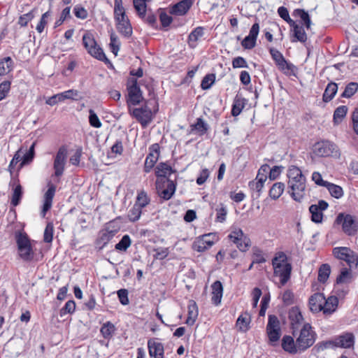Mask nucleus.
<instances>
[{"label":"nucleus","mask_w":358,"mask_h":358,"mask_svg":"<svg viewBox=\"0 0 358 358\" xmlns=\"http://www.w3.org/2000/svg\"><path fill=\"white\" fill-rule=\"evenodd\" d=\"M287 176L288 194L295 201L301 202L307 192L305 176L299 167L292 165L288 167Z\"/></svg>","instance_id":"obj_1"},{"label":"nucleus","mask_w":358,"mask_h":358,"mask_svg":"<svg viewBox=\"0 0 358 358\" xmlns=\"http://www.w3.org/2000/svg\"><path fill=\"white\" fill-rule=\"evenodd\" d=\"M273 275L279 278L280 286H284L290 279L292 266L284 252H278L272 259Z\"/></svg>","instance_id":"obj_2"},{"label":"nucleus","mask_w":358,"mask_h":358,"mask_svg":"<svg viewBox=\"0 0 358 358\" xmlns=\"http://www.w3.org/2000/svg\"><path fill=\"white\" fill-rule=\"evenodd\" d=\"M15 239L19 257L24 262H29L32 261L34 257V251L31 241L28 235L24 231H17L15 234Z\"/></svg>","instance_id":"obj_3"},{"label":"nucleus","mask_w":358,"mask_h":358,"mask_svg":"<svg viewBox=\"0 0 358 358\" xmlns=\"http://www.w3.org/2000/svg\"><path fill=\"white\" fill-rule=\"evenodd\" d=\"M296 340L297 341V347L301 352L307 350L314 344L316 340V334L312 329V327L309 323L303 324Z\"/></svg>","instance_id":"obj_4"},{"label":"nucleus","mask_w":358,"mask_h":358,"mask_svg":"<svg viewBox=\"0 0 358 358\" xmlns=\"http://www.w3.org/2000/svg\"><path fill=\"white\" fill-rule=\"evenodd\" d=\"M313 154L320 157L340 156V151L338 146L329 141H322L316 143L313 148Z\"/></svg>","instance_id":"obj_5"},{"label":"nucleus","mask_w":358,"mask_h":358,"mask_svg":"<svg viewBox=\"0 0 358 358\" xmlns=\"http://www.w3.org/2000/svg\"><path fill=\"white\" fill-rule=\"evenodd\" d=\"M83 43L87 52L93 57L100 61L107 59L103 50L98 45L92 33L87 32L83 35Z\"/></svg>","instance_id":"obj_6"},{"label":"nucleus","mask_w":358,"mask_h":358,"mask_svg":"<svg viewBox=\"0 0 358 358\" xmlns=\"http://www.w3.org/2000/svg\"><path fill=\"white\" fill-rule=\"evenodd\" d=\"M334 256L345 261L350 267V269H355L358 267V256L350 248L336 247L333 249Z\"/></svg>","instance_id":"obj_7"},{"label":"nucleus","mask_w":358,"mask_h":358,"mask_svg":"<svg viewBox=\"0 0 358 358\" xmlns=\"http://www.w3.org/2000/svg\"><path fill=\"white\" fill-rule=\"evenodd\" d=\"M336 222L338 224H341L342 229L346 235L353 236L357 234L358 224L352 215L340 213L337 216Z\"/></svg>","instance_id":"obj_8"},{"label":"nucleus","mask_w":358,"mask_h":358,"mask_svg":"<svg viewBox=\"0 0 358 358\" xmlns=\"http://www.w3.org/2000/svg\"><path fill=\"white\" fill-rule=\"evenodd\" d=\"M129 113L141 124L143 128L147 127L153 117L152 112L148 106L129 109Z\"/></svg>","instance_id":"obj_9"},{"label":"nucleus","mask_w":358,"mask_h":358,"mask_svg":"<svg viewBox=\"0 0 358 358\" xmlns=\"http://www.w3.org/2000/svg\"><path fill=\"white\" fill-rule=\"evenodd\" d=\"M80 93L76 90H69L58 94H56L49 97L46 101L45 103L49 106H55L59 103L64 102L66 100H74L78 101L80 99Z\"/></svg>","instance_id":"obj_10"},{"label":"nucleus","mask_w":358,"mask_h":358,"mask_svg":"<svg viewBox=\"0 0 358 358\" xmlns=\"http://www.w3.org/2000/svg\"><path fill=\"white\" fill-rule=\"evenodd\" d=\"M118 228L113 227V223H108L106 227L101 229L96 241V245L99 249H103L118 232Z\"/></svg>","instance_id":"obj_11"},{"label":"nucleus","mask_w":358,"mask_h":358,"mask_svg":"<svg viewBox=\"0 0 358 358\" xmlns=\"http://www.w3.org/2000/svg\"><path fill=\"white\" fill-rule=\"evenodd\" d=\"M229 239L235 243L241 251H245L250 245V241L243 232L242 229L234 227L228 236Z\"/></svg>","instance_id":"obj_12"},{"label":"nucleus","mask_w":358,"mask_h":358,"mask_svg":"<svg viewBox=\"0 0 358 358\" xmlns=\"http://www.w3.org/2000/svg\"><path fill=\"white\" fill-rule=\"evenodd\" d=\"M67 159V149L65 146H62L59 148L53 163L54 175L59 178L64 173L65 165Z\"/></svg>","instance_id":"obj_13"},{"label":"nucleus","mask_w":358,"mask_h":358,"mask_svg":"<svg viewBox=\"0 0 358 358\" xmlns=\"http://www.w3.org/2000/svg\"><path fill=\"white\" fill-rule=\"evenodd\" d=\"M129 101L133 105H137L143 100L142 92L138 85L137 80L134 78H129L127 83Z\"/></svg>","instance_id":"obj_14"},{"label":"nucleus","mask_w":358,"mask_h":358,"mask_svg":"<svg viewBox=\"0 0 358 358\" xmlns=\"http://www.w3.org/2000/svg\"><path fill=\"white\" fill-rule=\"evenodd\" d=\"M160 154V147L158 143H154L149 148V153L147 155L143 171L145 173H149L155 166V164L159 159Z\"/></svg>","instance_id":"obj_15"},{"label":"nucleus","mask_w":358,"mask_h":358,"mask_svg":"<svg viewBox=\"0 0 358 358\" xmlns=\"http://www.w3.org/2000/svg\"><path fill=\"white\" fill-rule=\"evenodd\" d=\"M328 207V203L324 200H320L317 204H312L309 207L311 220L315 223H321L323 220V211L327 210Z\"/></svg>","instance_id":"obj_16"},{"label":"nucleus","mask_w":358,"mask_h":358,"mask_svg":"<svg viewBox=\"0 0 358 358\" xmlns=\"http://www.w3.org/2000/svg\"><path fill=\"white\" fill-rule=\"evenodd\" d=\"M334 338L336 348L349 349L354 347L355 337L351 332H344L335 336Z\"/></svg>","instance_id":"obj_17"},{"label":"nucleus","mask_w":358,"mask_h":358,"mask_svg":"<svg viewBox=\"0 0 358 358\" xmlns=\"http://www.w3.org/2000/svg\"><path fill=\"white\" fill-rule=\"evenodd\" d=\"M149 355L154 358H164V345L155 338L149 339L148 341Z\"/></svg>","instance_id":"obj_18"},{"label":"nucleus","mask_w":358,"mask_h":358,"mask_svg":"<svg viewBox=\"0 0 358 358\" xmlns=\"http://www.w3.org/2000/svg\"><path fill=\"white\" fill-rule=\"evenodd\" d=\"M325 296L322 293H315L309 299V306L312 312L318 313L322 311Z\"/></svg>","instance_id":"obj_19"},{"label":"nucleus","mask_w":358,"mask_h":358,"mask_svg":"<svg viewBox=\"0 0 358 358\" xmlns=\"http://www.w3.org/2000/svg\"><path fill=\"white\" fill-rule=\"evenodd\" d=\"M289 319L293 332L298 329L303 318L299 308L296 306L292 307L289 310Z\"/></svg>","instance_id":"obj_20"},{"label":"nucleus","mask_w":358,"mask_h":358,"mask_svg":"<svg viewBox=\"0 0 358 358\" xmlns=\"http://www.w3.org/2000/svg\"><path fill=\"white\" fill-rule=\"evenodd\" d=\"M56 187L55 185H51L49 186L47 192L44 195V202L43 206V209L41 211L42 217H45L46 213L52 207V199L55 196Z\"/></svg>","instance_id":"obj_21"},{"label":"nucleus","mask_w":358,"mask_h":358,"mask_svg":"<svg viewBox=\"0 0 358 358\" xmlns=\"http://www.w3.org/2000/svg\"><path fill=\"white\" fill-rule=\"evenodd\" d=\"M292 28L293 38L292 42L299 41L305 43L307 41V34L302 24H298L294 21V24L289 25Z\"/></svg>","instance_id":"obj_22"},{"label":"nucleus","mask_w":358,"mask_h":358,"mask_svg":"<svg viewBox=\"0 0 358 358\" xmlns=\"http://www.w3.org/2000/svg\"><path fill=\"white\" fill-rule=\"evenodd\" d=\"M282 349L290 353L296 354L301 352V350L297 347V341H294V338L290 336H285L282 339Z\"/></svg>","instance_id":"obj_23"},{"label":"nucleus","mask_w":358,"mask_h":358,"mask_svg":"<svg viewBox=\"0 0 358 358\" xmlns=\"http://www.w3.org/2000/svg\"><path fill=\"white\" fill-rule=\"evenodd\" d=\"M115 21L117 31L124 37H130L132 34V27L128 17H127Z\"/></svg>","instance_id":"obj_24"},{"label":"nucleus","mask_w":358,"mask_h":358,"mask_svg":"<svg viewBox=\"0 0 358 358\" xmlns=\"http://www.w3.org/2000/svg\"><path fill=\"white\" fill-rule=\"evenodd\" d=\"M199 315V309L196 303L194 300H189L187 305V318L185 323L192 326Z\"/></svg>","instance_id":"obj_25"},{"label":"nucleus","mask_w":358,"mask_h":358,"mask_svg":"<svg viewBox=\"0 0 358 358\" xmlns=\"http://www.w3.org/2000/svg\"><path fill=\"white\" fill-rule=\"evenodd\" d=\"M212 297L211 301L212 303L217 306L221 303V300L223 294V286L220 281L216 280L214 282L212 285Z\"/></svg>","instance_id":"obj_26"},{"label":"nucleus","mask_w":358,"mask_h":358,"mask_svg":"<svg viewBox=\"0 0 358 358\" xmlns=\"http://www.w3.org/2000/svg\"><path fill=\"white\" fill-rule=\"evenodd\" d=\"M192 5V0H182L171 8V13L176 15H184L189 10Z\"/></svg>","instance_id":"obj_27"},{"label":"nucleus","mask_w":358,"mask_h":358,"mask_svg":"<svg viewBox=\"0 0 358 358\" xmlns=\"http://www.w3.org/2000/svg\"><path fill=\"white\" fill-rule=\"evenodd\" d=\"M204 35V28L197 27L194 29L188 36V44L191 48H195L199 40Z\"/></svg>","instance_id":"obj_28"},{"label":"nucleus","mask_w":358,"mask_h":358,"mask_svg":"<svg viewBox=\"0 0 358 358\" xmlns=\"http://www.w3.org/2000/svg\"><path fill=\"white\" fill-rule=\"evenodd\" d=\"M173 172H175V171L166 162L159 163L155 169V173L157 178H169V176Z\"/></svg>","instance_id":"obj_29"},{"label":"nucleus","mask_w":358,"mask_h":358,"mask_svg":"<svg viewBox=\"0 0 358 358\" xmlns=\"http://www.w3.org/2000/svg\"><path fill=\"white\" fill-rule=\"evenodd\" d=\"M246 103L247 99L242 97L241 95L237 94L234 99L231 115L234 117L240 115Z\"/></svg>","instance_id":"obj_30"},{"label":"nucleus","mask_w":358,"mask_h":358,"mask_svg":"<svg viewBox=\"0 0 358 358\" xmlns=\"http://www.w3.org/2000/svg\"><path fill=\"white\" fill-rule=\"evenodd\" d=\"M209 129V125L203 119L199 117L194 124L191 125V131H195L200 136L205 134Z\"/></svg>","instance_id":"obj_31"},{"label":"nucleus","mask_w":358,"mask_h":358,"mask_svg":"<svg viewBox=\"0 0 358 358\" xmlns=\"http://www.w3.org/2000/svg\"><path fill=\"white\" fill-rule=\"evenodd\" d=\"M338 303V300L336 296H331L327 299L325 298V302L322 310L324 314H330L336 310Z\"/></svg>","instance_id":"obj_32"},{"label":"nucleus","mask_w":358,"mask_h":358,"mask_svg":"<svg viewBox=\"0 0 358 358\" xmlns=\"http://www.w3.org/2000/svg\"><path fill=\"white\" fill-rule=\"evenodd\" d=\"M250 317L247 313H245L238 317L236 325L239 331L246 332L250 328Z\"/></svg>","instance_id":"obj_33"},{"label":"nucleus","mask_w":358,"mask_h":358,"mask_svg":"<svg viewBox=\"0 0 358 358\" xmlns=\"http://www.w3.org/2000/svg\"><path fill=\"white\" fill-rule=\"evenodd\" d=\"M285 184L281 182L274 183L269 190V196L273 199H278L285 190Z\"/></svg>","instance_id":"obj_34"},{"label":"nucleus","mask_w":358,"mask_h":358,"mask_svg":"<svg viewBox=\"0 0 358 358\" xmlns=\"http://www.w3.org/2000/svg\"><path fill=\"white\" fill-rule=\"evenodd\" d=\"M13 69V61L10 57H4L0 61V76H5Z\"/></svg>","instance_id":"obj_35"},{"label":"nucleus","mask_w":358,"mask_h":358,"mask_svg":"<svg viewBox=\"0 0 358 358\" xmlns=\"http://www.w3.org/2000/svg\"><path fill=\"white\" fill-rule=\"evenodd\" d=\"M338 91V85L335 83H330L327 85L323 94V100L325 102L331 101Z\"/></svg>","instance_id":"obj_36"},{"label":"nucleus","mask_w":358,"mask_h":358,"mask_svg":"<svg viewBox=\"0 0 358 358\" xmlns=\"http://www.w3.org/2000/svg\"><path fill=\"white\" fill-rule=\"evenodd\" d=\"M278 68L287 76L295 75L296 66L286 59L280 63Z\"/></svg>","instance_id":"obj_37"},{"label":"nucleus","mask_w":358,"mask_h":358,"mask_svg":"<svg viewBox=\"0 0 358 358\" xmlns=\"http://www.w3.org/2000/svg\"><path fill=\"white\" fill-rule=\"evenodd\" d=\"M114 16L115 20L127 17L125 10L122 6V0L114 1Z\"/></svg>","instance_id":"obj_38"},{"label":"nucleus","mask_w":358,"mask_h":358,"mask_svg":"<svg viewBox=\"0 0 358 358\" xmlns=\"http://www.w3.org/2000/svg\"><path fill=\"white\" fill-rule=\"evenodd\" d=\"M326 188L328 189L331 196L336 199H341L343 196V189L339 185L329 182Z\"/></svg>","instance_id":"obj_39"},{"label":"nucleus","mask_w":358,"mask_h":358,"mask_svg":"<svg viewBox=\"0 0 358 358\" xmlns=\"http://www.w3.org/2000/svg\"><path fill=\"white\" fill-rule=\"evenodd\" d=\"M176 184L173 182H170L169 185L166 186L165 189H163V190H160L159 193V196L163 199L164 200H169L170 199L176 191Z\"/></svg>","instance_id":"obj_40"},{"label":"nucleus","mask_w":358,"mask_h":358,"mask_svg":"<svg viewBox=\"0 0 358 358\" xmlns=\"http://www.w3.org/2000/svg\"><path fill=\"white\" fill-rule=\"evenodd\" d=\"M293 15L295 17H299L303 22L306 29H308L311 25V20L310 16L307 12L303 9H296L293 12Z\"/></svg>","instance_id":"obj_41"},{"label":"nucleus","mask_w":358,"mask_h":358,"mask_svg":"<svg viewBox=\"0 0 358 358\" xmlns=\"http://www.w3.org/2000/svg\"><path fill=\"white\" fill-rule=\"evenodd\" d=\"M358 91V83L356 82L349 83L341 94V97L350 98Z\"/></svg>","instance_id":"obj_42"},{"label":"nucleus","mask_w":358,"mask_h":358,"mask_svg":"<svg viewBox=\"0 0 358 358\" xmlns=\"http://www.w3.org/2000/svg\"><path fill=\"white\" fill-rule=\"evenodd\" d=\"M331 273L330 266L327 264H322L318 271V277L317 279L320 282H325L329 278V274Z\"/></svg>","instance_id":"obj_43"},{"label":"nucleus","mask_w":358,"mask_h":358,"mask_svg":"<svg viewBox=\"0 0 358 358\" xmlns=\"http://www.w3.org/2000/svg\"><path fill=\"white\" fill-rule=\"evenodd\" d=\"M131 240L129 235H124L122 239L115 246V248L117 251L126 252L127 250L131 246Z\"/></svg>","instance_id":"obj_44"},{"label":"nucleus","mask_w":358,"mask_h":358,"mask_svg":"<svg viewBox=\"0 0 358 358\" xmlns=\"http://www.w3.org/2000/svg\"><path fill=\"white\" fill-rule=\"evenodd\" d=\"M348 112V107L345 106H341L338 107L334 113V122L335 124H339L342 120L345 117Z\"/></svg>","instance_id":"obj_45"},{"label":"nucleus","mask_w":358,"mask_h":358,"mask_svg":"<svg viewBox=\"0 0 358 358\" xmlns=\"http://www.w3.org/2000/svg\"><path fill=\"white\" fill-rule=\"evenodd\" d=\"M22 197V187L20 184H18L13 189V192L12 198H11V204L13 206H17L20 203Z\"/></svg>","instance_id":"obj_46"},{"label":"nucleus","mask_w":358,"mask_h":358,"mask_svg":"<svg viewBox=\"0 0 358 358\" xmlns=\"http://www.w3.org/2000/svg\"><path fill=\"white\" fill-rule=\"evenodd\" d=\"M335 348L336 347V344L334 343V338H332L331 340L322 341L317 343L314 348L316 350L317 352H322L326 349Z\"/></svg>","instance_id":"obj_47"},{"label":"nucleus","mask_w":358,"mask_h":358,"mask_svg":"<svg viewBox=\"0 0 358 358\" xmlns=\"http://www.w3.org/2000/svg\"><path fill=\"white\" fill-rule=\"evenodd\" d=\"M115 331V326L110 322L103 324L100 329V332L105 338H109L112 336Z\"/></svg>","instance_id":"obj_48"},{"label":"nucleus","mask_w":358,"mask_h":358,"mask_svg":"<svg viewBox=\"0 0 358 358\" xmlns=\"http://www.w3.org/2000/svg\"><path fill=\"white\" fill-rule=\"evenodd\" d=\"M150 200L148 196V194L144 192L141 191L139 192L136 197V201L134 203L136 206H138L141 209L145 207L149 203Z\"/></svg>","instance_id":"obj_49"},{"label":"nucleus","mask_w":358,"mask_h":358,"mask_svg":"<svg viewBox=\"0 0 358 358\" xmlns=\"http://www.w3.org/2000/svg\"><path fill=\"white\" fill-rule=\"evenodd\" d=\"M142 213V209L138 206L134 205L128 213V218L131 222H136L139 220Z\"/></svg>","instance_id":"obj_50"},{"label":"nucleus","mask_w":358,"mask_h":358,"mask_svg":"<svg viewBox=\"0 0 358 358\" xmlns=\"http://www.w3.org/2000/svg\"><path fill=\"white\" fill-rule=\"evenodd\" d=\"M215 80V74H207L205 76L201 81V87L203 90H208L211 87Z\"/></svg>","instance_id":"obj_51"},{"label":"nucleus","mask_w":358,"mask_h":358,"mask_svg":"<svg viewBox=\"0 0 358 358\" xmlns=\"http://www.w3.org/2000/svg\"><path fill=\"white\" fill-rule=\"evenodd\" d=\"M110 46L111 51L115 55H117L118 51L120 50V42L119 41V38L115 35V34L112 33L110 34Z\"/></svg>","instance_id":"obj_52"},{"label":"nucleus","mask_w":358,"mask_h":358,"mask_svg":"<svg viewBox=\"0 0 358 358\" xmlns=\"http://www.w3.org/2000/svg\"><path fill=\"white\" fill-rule=\"evenodd\" d=\"M76 310V303L73 300L68 301L64 306L60 310V316L63 317L66 314H72Z\"/></svg>","instance_id":"obj_53"},{"label":"nucleus","mask_w":358,"mask_h":358,"mask_svg":"<svg viewBox=\"0 0 358 358\" xmlns=\"http://www.w3.org/2000/svg\"><path fill=\"white\" fill-rule=\"evenodd\" d=\"M89 122L90 126L94 128H100L102 124L94 110H89Z\"/></svg>","instance_id":"obj_54"},{"label":"nucleus","mask_w":358,"mask_h":358,"mask_svg":"<svg viewBox=\"0 0 358 358\" xmlns=\"http://www.w3.org/2000/svg\"><path fill=\"white\" fill-rule=\"evenodd\" d=\"M54 232L53 224L50 222L48 223L44 231L43 240L45 243H51L52 241Z\"/></svg>","instance_id":"obj_55"},{"label":"nucleus","mask_w":358,"mask_h":358,"mask_svg":"<svg viewBox=\"0 0 358 358\" xmlns=\"http://www.w3.org/2000/svg\"><path fill=\"white\" fill-rule=\"evenodd\" d=\"M266 330H280V323L276 316H268V321L266 326Z\"/></svg>","instance_id":"obj_56"},{"label":"nucleus","mask_w":358,"mask_h":358,"mask_svg":"<svg viewBox=\"0 0 358 358\" xmlns=\"http://www.w3.org/2000/svg\"><path fill=\"white\" fill-rule=\"evenodd\" d=\"M351 273L348 268H343L336 278L337 283H347L350 282Z\"/></svg>","instance_id":"obj_57"},{"label":"nucleus","mask_w":358,"mask_h":358,"mask_svg":"<svg viewBox=\"0 0 358 358\" xmlns=\"http://www.w3.org/2000/svg\"><path fill=\"white\" fill-rule=\"evenodd\" d=\"M269 52L277 66L280 63H282V62L285 59L282 54L275 48H271L269 49Z\"/></svg>","instance_id":"obj_58"},{"label":"nucleus","mask_w":358,"mask_h":358,"mask_svg":"<svg viewBox=\"0 0 358 358\" xmlns=\"http://www.w3.org/2000/svg\"><path fill=\"white\" fill-rule=\"evenodd\" d=\"M50 16V11H47L45 13H43L41 16V18L38 22V24L36 26V30L38 33H42L45 29V27L48 24L47 19Z\"/></svg>","instance_id":"obj_59"},{"label":"nucleus","mask_w":358,"mask_h":358,"mask_svg":"<svg viewBox=\"0 0 358 358\" xmlns=\"http://www.w3.org/2000/svg\"><path fill=\"white\" fill-rule=\"evenodd\" d=\"M170 182H173V181L170 180L169 178H157L156 189L157 193H159L160 190H163V189H165L166 186L169 185Z\"/></svg>","instance_id":"obj_60"},{"label":"nucleus","mask_w":358,"mask_h":358,"mask_svg":"<svg viewBox=\"0 0 358 358\" xmlns=\"http://www.w3.org/2000/svg\"><path fill=\"white\" fill-rule=\"evenodd\" d=\"M278 13L280 15V17L282 18L285 21H286L289 25L294 24V21L290 18L289 12L285 7H279L278 9Z\"/></svg>","instance_id":"obj_61"},{"label":"nucleus","mask_w":358,"mask_h":358,"mask_svg":"<svg viewBox=\"0 0 358 358\" xmlns=\"http://www.w3.org/2000/svg\"><path fill=\"white\" fill-rule=\"evenodd\" d=\"M215 210L217 213L216 220L220 222H223L226 220L227 214V208L223 204H221Z\"/></svg>","instance_id":"obj_62"},{"label":"nucleus","mask_w":358,"mask_h":358,"mask_svg":"<svg viewBox=\"0 0 358 358\" xmlns=\"http://www.w3.org/2000/svg\"><path fill=\"white\" fill-rule=\"evenodd\" d=\"M312 180L318 186L325 187L327 186L328 181H325L322 179V175L317 172L314 171L311 176Z\"/></svg>","instance_id":"obj_63"},{"label":"nucleus","mask_w":358,"mask_h":358,"mask_svg":"<svg viewBox=\"0 0 358 358\" xmlns=\"http://www.w3.org/2000/svg\"><path fill=\"white\" fill-rule=\"evenodd\" d=\"M34 15L32 11L22 15L19 17L18 24L21 27H26L29 21L34 18Z\"/></svg>","instance_id":"obj_64"}]
</instances>
